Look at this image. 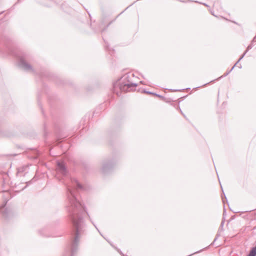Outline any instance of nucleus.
<instances>
[{
  "label": "nucleus",
  "mask_w": 256,
  "mask_h": 256,
  "mask_svg": "<svg viewBox=\"0 0 256 256\" xmlns=\"http://www.w3.org/2000/svg\"><path fill=\"white\" fill-rule=\"evenodd\" d=\"M238 62H238H238H237L234 64V65L233 66H234V68L236 64H238Z\"/></svg>",
  "instance_id": "5701e85b"
},
{
  "label": "nucleus",
  "mask_w": 256,
  "mask_h": 256,
  "mask_svg": "<svg viewBox=\"0 0 256 256\" xmlns=\"http://www.w3.org/2000/svg\"><path fill=\"white\" fill-rule=\"evenodd\" d=\"M180 108V111L181 114H182L184 116V117H186L185 115L182 113V111L181 110L180 108Z\"/></svg>",
  "instance_id": "412c9836"
},
{
  "label": "nucleus",
  "mask_w": 256,
  "mask_h": 256,
  "mask_svg": "<svg viewBox=\"0 0 256 256\" xmlns=\"http://www.w3.org/2000/svg\"><path fill=\"white\" fill-rule=\"evenodd\" d=\"M72 184L67 188L66 210L74 228V240L64 256H74L78 250L80 234L84 232V226L83 215L86 213L89 218L90 216L86 211L84 205L76 196V192L78 190H84V187L75 179L71 180Z\"/></svg>",
  "instance_id": "f257e3e1"
},
{
  "label": "nucleus",
  "mask_w": 256,
  "mask_h": 256,
  "mask_svg": "<svg viewBox=\"0 0 256 256\" xmlns=\"http://www.w3.org/2000/svg\"><path fill=\"white\" fill-rule=\"evenodd\" d=\"M20 0H18V2H20Z\"/></svg>",
  "instance_id": "393cba45"
},
{
  "label": "nucleus",
  "mask_w": 256,
  "mask_h": 256,
  "mask_svg": "<svg viewBox=\"0 0 256 256\" xmlns=\"http://www.w3.org/2000/svg\"><path fill=\"white\" fill-rule=\"evenodd\" d=\"M217 238H218V235L216 236V238H214V242H212V243H214V242L215 241H216V239H217Z\"/></svg>",
  "instance_id": "4be33fe9"
},
{
  "label": "nucleus",
  "mask_w": 256,
  "mask_h": 256,
  "mask_svg": "<svg viewBox=\"0 0 256 256\" xmlns=\"http://www.w3.org/2000/svg\"><path fill=\"white\" fill-rule=\"evenodd\" d=\"M115 164V162L112 160H104L102 162L101 168L102 172L104 174H106L110 172L113 169Z\"/></svg>",
  "instance_id": "20e7f679"
},
{
  "label": "nucleus",
  "mask_w": 256,
  "mask_h": 256,
  "mask_svg": "<svg viewBox=\"0 0 256 256\" xmlns=\"http://www.w3.org/2000/svg\"><path fill=\"white\" fill-rule=\"evenodd\" d=\"M234 66H232V68H231L230 70H229L228 71V72H227L226 73H225L223 76H220V78H218V80L220 79V78H222V77H225V76H228V74H230V72H231L234 70Z\"/></svg>",
  "instance_id": "0eeeda50"
},
{
  "label": "nucleus",
  "mask_w": 256,
  "mask_h": 256,
  "mask_svg": "<svg viewBox=\"0 0 256 256\" xmlns=\"http://www.w3.org/2000/svg\"><path fill=\"white\" fill-rule=\"evenodd\" d=\"M226 214V210L224 208V212L223 214V218L224 219V216Z\"/></svg>",
  "instance_id": "6ab92c4d"
},
{
  "label": "nucleus",
  "mask_w": 256,
  "mask_h": 256,
  "mask_svg": "<svg viewBox=\"0 0 256 256\" xmlns=\"http://www.w3.org/2000/svg\"><path fill=\"white\" fill-rule=\"evenodd\" d=\"M134 76V74L130 73L124 74L122 78V80L114 84V92L118 94V88L122 92H128L135 89L138 84L132 80Z\"/></svg>",
  "instance_id": "f03ea898"
},
{
  "label": "nucleus",
  "mask_w": 256,
  "mask_h": 256,
  "mask_svg": "<svg viewBox=\"0 0 256 256\" xmlns=\"http://www.w3.org/2000/svg\"><path fill=\"white\" fill-rule=\"evenodd\" d=\"M247 256H256V246L250 250Z\"/></svg>",
  "instance_id": "423d86ee"
},
{
  "label": "nucleus",
  "mask_w": 256,
  "mask_h": 256,
  "mask_svg": "<svg viewBox=\"0 0 256 256\" xmlns=\"http://www.w3.org/2000/svg\"><path fill=\"white\" fill-rule=\"evenodd\" d=\"M252 48V44H250V45L247 47V48H246V51L248 52L250 49H251Z\"/></svg>",
  "instance_id": "2eb2a0df"
},
{
  "label": "nucleus",
  "mask_w": 256,
  "mask_h": 256,
  "mask_svg": "<svg viewBox=\"0 0 256 256\" xmlns=\"http://www.w3.org/2000/svg\"><path fill=\"white\" fill-rule=\"evenodd\" d=\"M194 2H196V3H199V4H202L204 5V6H206V7H209V6L206 4V3H202V2H199L196 1V0L194 1Z\"/></svg>",
  "instance_id": "ddd939ff"
},
{
  "label": "nucleus",
  "mask_w": 256,
  "mask_h": 256,
  "mask_svg": "<svg viewBox=\"0 0 256 256\" xmlns=\"http://www.w3.org/2000/svg\"><path fill=\"white\" fill-rule=\"evenodd\" d=\"M56 170L63 176H66L67 174V170L63 162H58Z\"/></svg>",
  "instance_id": "39448f33"
},
{
  "label": "nucleus",
  "mask_w": 256,
  "mask_h": 256,
  "mask_svg": "<svg viewBox=\"0 0 256 256\" xmlns=\"http://www.w3.org/2000/svg\"><path fill=\"white\" fill-rule=\"evenodd\" d=\"M28 166H23L22 168H20L18 169V172H21L24 170L26 168H27Z\"/></svg>",
  "instance_id": "9d476101"
},
{
  "label": "nucleus",
  "mask_w": 256,
  "mask_h": 256,
  "mask_svg": "<svg viewBox=\"0 0 256 256\" xmlns=\"http://www.w3.org/2000/svg\"><path fill=\"white\" fill-rule=\"evenodd\" d=\"M12 54L17 58L18 65L21 68L28 72L34 71L32 66L27 62V60H28V54L24 53L14 52H12Z\"/></svg>",
  "instance_id": "7ed1b4c3"
},
{
  "label": "nucleus",
  "mask_w": 256,
  "mask_h": 256,
  "mask_svg": "<svg viewBox=\"0 0 256 256\" xmlns=\"http://www.w3.org/2000/svg\"><path fill=\"white\" fill-rule=\"evenodd\" d=\"M154 96H158V98H162V99H163V98H164V96H162L160 95V94H156V93H154Z\"/></svg>",
  "instance_id": "dca6fc26"
},
{
  "label": "nucleus",
  "mask_w": 256,
  "mask_h": 256,
  "mask_svg": "<svg viewBox=\"0 0 256 256\" xmlns=\"http://www.w3.org/2000/svg\"><path fill=\"white\" fill-rule=\"evenodd\" d=\"M143 92L146 93V94H152V95L154 94V92H148V91H146V90H143Z\"/></svg>",
  "instance_id": "4468645a"
},
{
  "label": "nucleus",
  "mask_w": 256,
  "mask_h": 256,
  "mask_svg": "<svg viewBox=\"0 0 256 256\" xmlns=\"http://www.w3.org/2000/svg\"><path fill=\"white\" fill-rule=\"evenodd\" d=\"M247 53V52L246 50L244 52L243 54L240 57V58L238 59V62H240L242 60V58Z\"/></svg>",
  "instance_id": "f8f14e48"
},
{
  "label": "nucleus",
  "mask_w": 256,
  "mask_h": 256,
  "mask_svg": "<svg viewBox=\"0 0 256 256\" xmlns=\"http://www.w3.org/2000/svg\"><path fill=\"white\" fill-rule=\"evenodd\" d=\"M217 4H218V2H214V6H216Z\"/></svg>",
  "instance_id": "aec40b11"
},
{
  "label": "nucleus",
  "mask_w": 256,
  "mask_h": 256,
  "mask_svg": "<svg viewBox=\"0 0 256 256\" xmlns=\"http://www.w3.org/2000/svg\"><path fill=\"white\" fill-rule=\"evenodd\" d=\"M180 2H194V0H179Z\"/></svg>",
  "instance_id": "f3484780"
},
{
  "label": "nucleus",
  "mask_w": 256,
  "mask_h": 256,
  "mask_svg": "<svg viewBox=\"0 0 256 256\" xmlns=\"http://www.w3.org/2000/svg\"><path fill=\"white\" fill-rule=\"evenodd\" d=\"M90 222H92V223L93 224V225L96 228V230L99 232L100 234L102 236H103V238H105V237L104 236H102V234H101V232H100L99 230L98 229V228H97V226H96V224L94 223V222L92 221V220H91V218H90Z\"/></svg>",
  "instance_id": "1a4fd4ad"
},
{
  "label": "nucleus",
  "mask_w": 256,
  "mask_h": 256,
  "mask_svg": "<svg viewBox=\"0 0 256 256\" xmlns=\"http://www.w3.org/2000/svg\"><path fill=\"white\" fill-rule=\"evenodd\" d=\"M90 222H92V223L93 224V225L96 228V230L99 232L100 234L102 236H103V238H105V237L104 236H102V234H101V232H100L99 230L98 229V228H97V226H96V224L94 223V222L92 221V220H91V218H90Z\"/></svg>",
  "instance_id": "6e6552de"
},
{
  "label": "nucleus",
  "mask_w": 256,
  "mask_h": 256,
  "mask_svg": "<svg viewBox=\"0 0 256 256\" xmlns=\"http://www.w3.org/2000/svg\"><path fill=\"white\" fill-rule=\"evenodd\" d=\"M171 91H178L179 90H170Z\"/></svg>",
  "instance_id": "b1692460"
},
{
  "label": "nucleus",
  "mask_w": 256,
  "mask_h": 256,
  "mask_svg": "<svg viewBox=\"0 0 256 256\" xmlns=\"http://www.w3.org/2000/svg\"><path fill=\"white\" fill-rule=\"evenodd\" d=\"M110 245L113 247L119 253H120V254H121L123 256L122 252L120 250H119L118 248H117L116 247L114 246H113L112 244H110Z\"/></svg>",
  "instance_id": "9b49d317"
},
{
  "label": "nucleus",
  "mask_w": 256,
  "mask_h": 256,
  "mask_svg": "<svg viewBox=\"0 0 256 256\" xmlns=\"http://www.w3.org/2000/svg\"><path fill=\"white\" fill-rule=\"evenodd\" d=\"M224 223V220H222V221L221 222V224H220V227L221 228L223 227Z\"/></svg>",
  "instance_id": "a211bd4d"
}]
</instances>
